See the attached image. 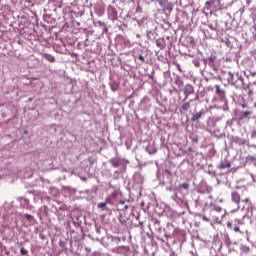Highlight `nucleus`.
<instances>
[{"mask_svg": "<svg viewBox=\"0 0 256 256\" xmlns=\"http://www.w3.org/2000/svg\"><path fill=\"white\" fill-rule=\"evenodd\" d=\"M176 197H177V194L173 195V196H172V199H175Z\"/></svg>", "mask_w": 256, "mask_h": 256, "instance_id": "obj_40", "label": "nucleus"}, {"mask_svg": "<svg viewBox=\"0 0 256 256\" xmlns=\"http://www.w3.org/2000/svg\"><path fill=\"white\" fill-rule=\"evenodd\" d=\"M147 37H148V39H155V35L153 34L152 31L147 32Z\"/></svg>", "mask_w": 256, "mask_h": 256, "instance_id": "obj_26", "label": "nucleus"}, {"mask_svg": "<svg viewBox=\"0 0 256 256\" xmlns=\"http://www.w3.org/2000/svg\"><path fill=\"white\" fill-rule=\"evenodd\" d=\"M179 188L184 189L185 191H187V189H189V183L184 182V183L179 185Z\"/></svg>", "mask_w": 256, "mask_h": 256, "instance_id": "obj_21", "label": "nucleus"}, {"mask_svg": "<svg viewBox=\"0 0 256 256\" xmlns=\"http://www.w3.org/2000/svg\"><path fill=\"white\" fill-rule=\"evenodd\" d=\"M44 59H46V61H49L50 63H55V56L51 54H44Z\"/></svg>", "mask_w": 256, "mask_h": 256, "instance_id": "obj_16", "label": "nucleus"}, {"mask_svg": "<svg viewBox=\"0 0 256 256\" xmlns=\"http://www.w3.org/2000/svg\"><path fill=\"white\" fill-rule=\"evenodd\" d=\"M110 88L111 91H117L119 89V83L115 81L110 82Z\"/></svg>", "mask_w": 256, "mask_h": 256, "instance_id": "obj_17", "label": "nucleus"}, {"mask_svg": "<svg viewBox=\"0 0 256 256\" xmlns=\"http://www.w3.org/2000/svg\"><path fill=\"white\" fill-rule=\"evenodd\" d=\"M138 59L142 62V63H145V56L144 55H139L138 56Z\"/></svg>", "mask_w": 256, "mask_h": 256, "instance_id": "obj_29", "label": "nucleus"}, {"mask_svg": "<svg viewBox=\"0 0 256 256\" xmlns=\"http://www.w3.org/2000/svg\"><path fill=\"white\" fill-rule=\"evenodd\" d=\"M194 65H195L196 67H199V61L194 62Z\"/></svg>", "mask_w": 256, "mask_h": 256, "instance_id": "obj_36", "label": "nucleus"}, {"mask_svg": "<svg viewBox=\"0 0 256 256\" xmlns=\"http://www.w3.org/2000/svg\"><path fill=\"white\" fill-rule=\"evenodd\" d=\"M96 241H101L99 238H96Z\"/></svg>", "mask_w": 256, "mask_h": 256, "instance_id": "obj_41", "label": "nucleus"}, {"mask_svg": "<svg viewBox=\"0 0 256 256\" xmlns=\"http://www.w3.org/2000/svg\"><path fill=\"white\" fill-rule=\"evenodd\" d=\"M111 167L114 169H119V173H123L127 169V165H129V160L119 157H114L108 160Z\"/></svg>", "mask_w": 256, "mask_h": 256, "instance_id": "obj_1", "label": "nucleus"}, {"mask_svg": "<svg viewBox=\"0 0 256 256\" xmlns=\"http://www.w3.org/2000/svg\"><path fill=\"white\" fill-rule=\"evenodd\" d=\"M167 191H173V186H169V187L167 188Z\"/></svg>", "mask_w": 256, "mask_h": 256, "instance_id": "obj_35", "label": "nucleus"}, {"mask_svg": "<svg viewBox=\"0 0 256 256\" xmlns=\"http://www.w3.org/2000/svg\"><path fill=\"white\" fill-rule=\"evenodd\" d=\"M26 203H29V200H26Z\"/></svg>", "mask_w": 256, "mask_h": 256, "instance_id": "obj_42", "label": "nucleus"}, {"mask_svg": "<svg viewBox=\"0 0 256 256\" xmlns=\"http://www.w3.org/2000/svg\"><path fill=\"white\" fill-rule=\"evenodd\" d=\"M208 27H209V29H211V31L217 30V27H215L213 24H209Z\"/></svg>", "mask_w": 256, "mask_h": 256, "instance_id": "obj_30", "label": "nucleus"}, {"mask_svg": "<svg viewBox=\"0 0 256 256\" xmlns=\"http://www.w3.org/2000/svg\"><path fill=\"white\" fill-rule=\"evenodd\" d=\"M204 65H209V67H212L214 71H217V67L215 66V61H217V56L215 55H210L208 58H204Z\"/></svg>", "mask_w": 256, "mask_h": 256, "instance_id": "obj_4", "label": "nucleus"}, {"mask_svg": "<svg viewBox=\"0 0 256 256\" xmlns=\"http://www.w3.org/2000/svg\"><path fill=\"white\" fill-rule=\"evenodd\" d=\"M251 115V111H245L241 114V119H247Z\"/></svg>", "mask_w": 256, "mask_h": 256, "instance_id": "obj_22", "label": "nucleus"}, {"mask_svg": "<svg viewBox=\"0 0 256 256\" xmlns=\"http://www.w3.org/2000/svg\"><path fill=\"white\" fill-rule=\"evenodd\" d=\"M158 3L164 13H171L173 11V3L169 2V0H159Z\"/></svg>", "mask_w": 256, "mask_h": 256, "instance_id": "obj_3", "label": "nucleus"}, {"mask_svg": "<svg viewBox=\"0 0 256 256\" xmlns=\"http://www.w3.org/2000/svg\"><path fill=\"white\" fill-rule=\"evenodd\" d=\"M227 79L228 83H231V85H235V74L231 72H224V76H222V79Z\"/></svg>", "mask_w": 256, "mask_h": 256, "instance_id": "obj_9", "label": "nucleus"}, {"mask_svg": "<svg viewBox=\"0 0 256 256\" xmlns=\"http://www.w3.org/2000/svg\"><path fill=\"white\" fill-rule=\"evenodd\" d=\"M215 93L218 96V99L220 103H226L227 102V94L225 93V90L221 89L219 85H215Z\"/></svg>", "mask_w": 256, "mask_h": 256, "instance_id": "obj_2", "label": "nucleus"}, {"mask_svg": "<svg viewBox=\"0 0 256 256\" xmlns=\"http://www.w3.org/2000/svg\"><path fill=\"white\" fill-rule=\"evenodd\" d=\"M146 151L147 153H149V155H152V153H155V150H153V147L151 146L146 147Z\"/></svg>", "mask_w": 256, "mask_h": 256, "instance_id": "obj_25", "label": "nucleus"}, {"mask_svg": "<svg viewBox=\"0 0 256 256\" xmlns=\"http://www.w3.org/2000/svg\"><path fill=\"white\" fill-rule=\"evenodd\" d=\"M223 105L221 106V109L224 111H229V101L226 100V102H221Z\"/></svg>", "mask_w": 256, "mask_h": 256, "instance_id": "obj_19", "label": "nucleus"}, {"mask_svg": "<svg viewBox=\"0 0 256 256\" xmlns=\"http://www.w3.org/2000/svg\"><path fill=\"white\" fill-rule=\"evenodd\" d=\"M174 83L179 87V89H181V87H183V79H181V76H176Z\"/></svg>", "mask_w": 256, "mask_h": 256, "instance_id": "obj_13", "label": "nucleus"}, {"mask_svg": "<svg viewBox=\"0 0 256 256\" xmlns=\"http://www.w3.org/2000/svg\"><path fill=\"white\" fill-rule=\"evenodd\" d=\"M21 255H29V251H27L25 248H20Z\"/></svg>", "mask_w": 256, "mask_h": 256, "instance_id": "obj_27", "label": "nucleus"}, {"mask_svg": "<svg viewBox=\"0 0 256 256\" xmlns=\"http://www.w3.org/2000/svg\"><path fill=\"white\" fill-rule=\"evenodd\" d=\"M230 167H231V162H229V161H227V160L222 161V162L219 164V166H218L219 169H229Z\"/></svg>", "mask_w": 256, "mask_h": 256, "instance_id": "obj_12", "label": "nucleus"}, {"mask_svg": "<svg viewBox=\"0 0 256 256\" xmlns=\"http://www.w3.org/2000/svg\"><path fill=\"white\" fill-rule=\"evenodd\" d=\"M221 5V0H209L205 2L204 12L210 11L213 7H219Z\"/></svg>", "mask_w": 256, "mask_h": 256, "instance_id": "obj_6", "label": "nucleus"}, {"mask_svg": "<svg viewBox=\"0 0 256 256\" xmlns=\"http://www.w3.org/2000/svg\"><path fill=\"white\" fill-rule=\"evenodd\" d=\"M134 181L138 185H141V183H143V181H145V178H143V175L140 172H136L134 174Z\"/></svg>", "mask_w": 256, "mask_h": 256, "instance_id": "obj_11", "label": "nucleus"}, {"mask_svg": "<svg viewBox=\"0 0 256 256\" xmlns=\"http://www.w3.org/2000/svg\"><path fill=\"white\" fill-rule=\"evenodd\" d=\"M203 115H205V110L202 109L199 112H196L193 114L191 121L192 122L199 121V119H201Z\"/></svg>", "mask_w": 256, "mask_h": 256, "instance_id": "obj_10", "label": "nucleus"}, {"mask_svg": "<svg viewBox=\"0 0 256 256\" xmlns=\"http://www.w3.org/2000/svg\"><path fill=\"white\" fill-rule=\"evenodd\" d=\"M105 207H107V203H105V202L98 204L99 209H105Z\"/></svg>", "mask_w": 256, "mask_h": 256, "instance_id": "obj_28", "label": "nucleus"}, {"mask_svg": "<svg viewBox=\"0 0 256 256\" xmlns=\"http://www.w3.org/2000/svg\"><path fill=\"white\" fill-rule=\"evenodd\" d=\"M231 201L237 205V209H241V195H239V192L231 193Z\"/></svg>", "mask_w": 256, "mask_h": 256, "instance_id": "obj_7", "label": "nucleus"}, {"mask_svg": "<svg viewBox=\"0 0 256 256\" xmlns=\"http://www.w3.org/2000/svg\"><path fill=\"white\" fill-rule=\"evenodd\" d=\"M224 241H225L226 247H231V239H229V235L224 236Z\"/></svg>", "mask_w": 256, "mask_h": 256, "instance_id": "obj_20", "label": "nucleus"}, {"mask_svg": "<svg viewBox=\"0 0 256 256\" xmlns=\"http://www.w3.org/2000/svg\"><path fill=\"white\" fill-rule=\"evenodd\" d=\"M187 1H191V0H187Z\"/></svg>", "mask_w": 256, "mask_h": 256, "instance_id": "obj_43", "label": "nucleus"}, {"mask_svg": "<svg viewBox=\"0 0 256 256\" xmlns=\"http://www.w3.org/2000/svg\"><path fill=\"white\" fill-rule=\"evenodd\" d=\"M155 43L160 49L165 47V40L163 38L156 39Z\"/></svg>", "mask_w": 256, "mask_h": 256, "instance_id": "obj_14", "label": "nucleus"}, {"mask_svg": "<svg viewBox=\"0 0 256 256\" xmlns=\"http://www.w3.org/2000/svg\"><path fill=\"white\" fill-rule=\"evenodd\" d=\"M252 137H256V130L252 132Z\"/></svg>", "mask_w": 256, "mask_h": 256, "instance_id": "obj_37", "label": "nucleus"}, {"mask_svg": "<svg viewBox=\"0 0 256 256\" xmlns=\"http://www.w3.org/2000/svg\"><path fill=\"white\" fill-rule=\"evenodd\" d=\"M183 92L185 95L183 101H187V99H189V95H193V93H195V87H193V85H191V84H186L183 87Z\"/></svg>", "mask_w": 256, "mask_h": 256, "instance_id": "obj_5", "label": "nucleus"}, {"mask_svg": "<svg viewBox=\"0 0 256 256\" xmlns=\"http://www.w3.org/2000/svg\"><path fill=\"white\" fill-rule=\"evenodd\" d=\"M237 81H240V83H243V78L237 76Z\"/></svg>", "mask_w": 256, "mask_h": 256, "instance_id": "obj_34", "label": "nucleus"}, {"mask_svg": "<svg viewBox=\"0 0 256 256\" xmlns=\"http://www.w3.org/2000/svg\"><path fill=\"white\" fill-rule=\"evenodd\" d=\"M97 23H98V25H103V22H101V21H98Z\"/></svg>", "mask_w": 256, "mask_h": 256, "instance_id": "obj_39", "label": "nucleus"}, {"mask_svg": "<svg viewBox=\"0 0 256 256\" xmlns=\"http://www.w3.org/2000/svg\"><path fill=\"white\" fill-rule=\"evenodd\" d=\"M24 217H25V219H27V221H29L30 223L33 222V219H34L33 215H31V214H24Z\"/></svg>", "mask_w": 256, "mask_h": 256, "instance_id": "obj_23", "label": "nucleus"}, {"mask_svg": "<svg viewBox=\"0 0 256 256\" xmlns=\"http://www.w3.org/2000/svg\"><path fill=\"white\" fill-rule=\"evenodd\" d=\"M249 161H256V157L255 156H248Z\"/></svg>", "mask_w": 256, "mask_h": 256, "instance_id": "obj_33", "label": "nucleus"}, {"mask_svg": "<svg viewBox=\"0 0 256 256\" xmlns=\"http://www.w3.org/2000/svg\"><path fill=\"white\" fill-rule=\"evenodd\" d=\"M164 177H167L168 179H171L172 174H171V171H169V169H166L164 171Z\"/></svg>", "mask_w": 256, "mask_h": 256, "instance_id": "obj_24", "label": "nucleus"}, {"mask_svg": "<svg viewBox=\"0 0 256 256\" xmlns=\"http://www.w3.org/2000/svg\"><path fill=\"white\" fill-rule=\"evenodd\" d=\"M95 229H96V233L98 235H101V228H99V226L95 225Z\"/></svg>", "mask_w": 256, "mask_h": 256, "instance_id": "obj_31", "label": "nucleus"}, {"mask_svg": "<svg viewBox=\"0 0 256 256\" xmlns=\"http://www.w3.org/2000/svg\"><path fill=\"white\" fill-rule=\"evenodd\" d=\"M241 107H242L243 109H245V107H247V105H246V104H242Z\"/></svg>", "mask_w": 256, "mask_h": 256, "instance_id": "obj_38", "label": "nucleus"}, {"mask_svg": "<svg viewBox=\"0 0 256 256\" xmlns=\"http://www.w3.org/2000/svg\"><path fill=\"white\" fill-rule=\"evenodd\" d=\"M232 230L234 231V233H239L240 235H245V231L241 230V228H239V226L234 225L232 227Z\"/></svg>", "mask_w": 256, "mask_h": 256, "instance_id": "obj_18", "label": "nucleus"}, {"mask_svg": "<svg viewBox=\"0 0 256 256\" xmlns=\"http://www.w3.org/2000/svg\"><path fill=\"white\" fill-rule=\"evenodd\" d=\"M189 109H191V102L184 101V103L181 105V108L179 109L180 115H185Z\"/></svg>", "mask_w": 256, "mask_h": 256, "instance_id": "obj_8", "label": "nucleus"}, {"mask_svg": "<svg viewBox=\"0 0 256 256\" xmlns=\"http://www.w3.org/2000/svg\"><path fill=\"white\" fill-rule=\"evenodd\" d=\"M193 101H199V95H196V97L194 99H191L190 103H193Z\"/></svg>", "mask_w": 256, "mask_h": 256, "instance_id": "obj_32", "label": "nucleus"}, {"mask_svg": "<svg viewBox=\"0 0 256 256\" xmlns=\"http://www.w3.org/2000/svg\"><path fill=\"white\" fill-rule=\"evenodd\" d=\"M119 208H120V211H127L129 209V206L125 204V201L120 200Z\"/></svg>", "mask_w": 256, "mask_h": 256, "instance_id": "obj_15", "label": "nucleus"}]
</instances>
